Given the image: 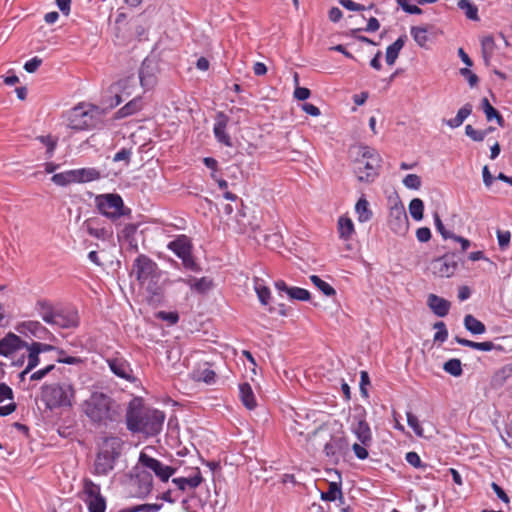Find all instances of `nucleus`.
<instances>
[{"mask_svg": "<svg viewBox=\"0 0 512 512\" xmlns=\"http://www.w3.org/2000/svg\"><path fill=\"white\" fill-rule=\"evenodd\" d=\"M125 417L127 430L148 439L162 431L166 415L159 409L145 407L143 399L135 397L129 402Z\"/></svg>", "mask_w": 512, "mask_h": 512, "instance_id": "1", "label": "nucleus"}, {"mask_svg": "<svg viewBox=\"0 0 512 512\" xmlns=\"http://www.w3.org/2000/svg\"><path fill=\"white\" fill-rule=\"evenodd\" d=\"M84 413L90 421L97 425L108 426L118 422L120 418L119 406L115 400L103 392H92L83 403Z\"/></svg>", "mask_w": 512, "mask_h": 512, "instance_id": "2", "label": "nucleus"}, {"mask_svg": "<svg viewBox=\"0 0 512 512\" xmlns=\"http://www.w3.org/2000/svg\"><path fill=\"white\" fill-rule=\"evenodd\" d=\"M361 157L356 160L354 172L359 182L373 183L380 175L382 157L376 149L362 145Z\"/></svg>", "mask_w": 512, "mask_h": 512, "instance_id": "3", "label": "nucleus"}, {"mask_svg": "<svg viewBox=\"0 0 512 512\" xmlns=\"http://www.w3.org/2000/svg\"><path fill=\"white\" fill-rule=\"evenodd\" d=\"M95 206L98 212L115 223L121 217L132 218V210L125 205L118 193H104L95 196Z\"/></svg>", "mask_w": 512, "mask_h": 512, "instance_id": "4", "label": "nucleus"}, {"mask_svg": "<svg viewBox=\"0 0 512 512\" xmlns=\"http://www.w3.org/2000/svg\"><path fill=\"white\" fill-rule=\"evenodd\" d=\"M167 249L181 260V264L186 271L200 273L201 265L196 261L193 255V243L190 237L185 234L177 235L173 240L168 242Z\"/></svg>", "mask_w": 512, "mask_h": 512, "instance_id": "5", "label": "nucleus"}, {"mask_svg": "<svg viewBox=\"0 0 512 512\" xmlns=\"http://www.w3.org/2000/svg\"><path fill=\"white\" fill-rule=\"evenodd\" d=\"M42 396L49 408L71 407L75 396L72 384L57 383L43 385Z\"/></svg>", "mask_w": 512, "mask_h": 512, "instance_id": "6", "label": "nucleus"}, {"mask_svg": "<svg viewBox=\"0 0 512 512\" xmlns=\"http://www.w3.org/2000/svg\"><path fill=\"white\" fill-rule=\"evenodd\" d=\"M366 417L367 412L363 406L358 405L354 408L351 431L362 444L363 448L369 446L372 441V432Z\"/></svg>", "mask_w": 512, "mask_h": 512, "instance_id": "7", "label": "nucleus"}, {"mask_svg": "<svg viewBox=\"0 0 512 512\" xmlns=\"http://www.w3.org/2000/svg\"><path fill=\"white\" fill-rule=\"evenodd\" d=\"M89 236L103 242H112L114 240V231L111 224L105 220L94 216L87 218L81 226Z\"/></svg>", "mask_w": 512, "mask_h": 512, "instance_id": "8", "label": "nucleus"}, {"mask_svg": "<svg viewBox=\"0 0 512 512\" xmlns=\"http://www.w3.org/2000/svg\"><path fill=\"white\" fill-rule=\"evenodd\" d=\"M133 271L136 274L137 281L144 285L149 278L161 276L162 271L157 263L145 254H139L133 262Z\"/></svg>", "mask_w": 512, "mask_h": 512, "instance_id": "9", "label": "nucleus"}, {"mask_svg": "<svg viewBox=\"0 0 512 512\" xmlns=\"http://www.w3.org/2000/svg\"><path fill=\"white\" fill-rule=\"evenodd\" d=\"M388 226L390 230L398 235H404L409 228V220L405 207L400 199L390 207Z\"/></svg>", "mask_w": 512, "mask_h": 512, "instance_id": "10", "label": "nucleus"}, {"mask_svg": "<svg viewBox=\"0 0 512 512\" xmlns=\"http://www.w3.org/2000/svg\"><path fill=\"white\" fill-rule=\"evenodd\" d=\"M159 64L155 58L146 57L139 68V81L144 90L153 89L158 81Z\"/></svg>", "mask_w": 512, "mask_h": 512, "instance_id": "11", "label": "nucleus"}, {"mask_svg": "<svg viewBox=\"0 0 512 512\" xmlns=\"http://www.w3.org/2000/svg\"><path fill=\"white\" fill-rule=\"evenodd\" d=\"M139 463L143 467L152 471L161 482H168L170 477H172L177 471V467L165 465L161 461L143 452L139 456Z\"/></svg>", "mask_w": 512, "mask_h": 512, "instance_id": "12", "label": "nucleus"}, {"mask_svg": "<svg viewBox=\"0 0 512 512\" xmlns=\"http://www.w3.org/2000/svg\"><path fill=\"white\" fill-rule=\"evenodd\" d=\"M16 331L24 337H35L39 340H56L55 335L39 321L28 320L20 322L15 327Z\"/></svg>", "mask_w": 512, "mask_h": 512, "instance_id": "13", "label": "nucleus"}, {"mask_svg": "<svg viewBox=\"0 0 512 512\" xmlns=\"http://www.w3.org/2000/svg\"><path fill=\"white\" fill-rule=\"evenodd\" d=\"M55 323L61 329L77 328L80 325V316L76 307L68 306L56 310Z\"/></svg>", "mask_w": 512, "mask_h": 512, "instance_id": "14", "label": "nucleus"}, {"mask_svg": "<svg viewBox=\"0 0 512 512\" xmlns=\"http://www.w3.org/2000/svg\"><path fill=\"white\" fill-rule=\"evenodd\" d=\"M69 127L76 131L91 130L96 127L93 115L81 107H75L69 116Z\"/></svg>", "mask_w": 512, "mask_h": 512, "instance_id": "15", "label": "nucleus"}, {"mask_svg": "<svg viewBox=\"0 0 512 512\" xmlns=\"http://www.w3.org/2000/svg\"><path fill=\"white\" fill-rule=\"evenodd\" d=\"M120 453L116 450H98L94 462V473L96 475H107L114 469L115 461Z\"/></svg>", "mask_w": 512, "mask_h": 512, "instance_id": "16", "label": "nucleus"}, {"mask_svg": "<svg viewBox=\"0 0 512 512\" xmlns=\"http://www.w3.org/2000/svg\"><path fill=\"white\" fill-rule=\"evenodd\" d=\"M459 257L456 253H446L433 260L435 273L440 277H451L458 268Z\"/></svg>", "mask_w": 512, "mask_h": 512, "instance_id": "17", "label": "nucleus"}, {"mask_svg": "<svg viewBox=\"0 0 512 512\" xmlns=\"http://www.w3.org/2000/svg\"><path fill=\"white\" fill-rule=\"evenodd\" d=\"M274 287L280 295L285 293L291 301L309 302L311 300V293L309 290L297 286H289L282 279L275 281Z\"/></svg>", "mask_w": 512, "mask_h": 512, "instance_id": "18", "label": "nucleus"}, {"mask_svg": "<svg viewBox=\"0 0 512 512\" xmlns=\"http://www.w3.org/2000/svg\"><path fill=\"white\" fill-rule=\"evenodd\" d=\"M132 486L135 488L134 496L137 498H146L153 489V477L150 472L142 470L132 478Z\"/></svg>", "mask_w": 512, "mask_h": 512, "instance_id": "19", "label": "nucleus"}, {"mask_svg": "<svg viewBox=\"0 0 512 512\" xmlns=\"http://www.w3.org/2000/svg\"><path fill=\"white\" fill-rule=\"evenodd\" d=\"M230 118L223 111H218L215 116L213 127L214 137L220 144L226 147H232L233 142L230 135L226 132Z\"/></svg>", "mask_w": 512, "mask_h": 512, "instance_id": "20", "label": "nucleus"}, {"mask_svg": "<svg viewBox=\"0 0 512 512\" xmlns=\"http://www.w3.org/2000/svg\"><path fill=\"white\" fill-rule=\"evenodd\" d=\"M106 363L111 372L118 378L134 381L133 370L130 363L122 356H116L106 359Z\"/></svg>", "mask_w": 512, "mask_h": 512, "instance_id": "21", "label": "nucleus"}, {"mask_svg": "<svg viewBox=\"0 0 512 512\" xmlns=\"http://www.w3.org/2000/svg\"><path fill=\"white\" fill-rule=\"evenodd\" d=\"M178 281L184 283L192 292L199 295H206L215 287L213 278L208 276H203L201 278L190 276L188 278H179Z\"/></svg>", "mask_w": 512, "mask_h": 512, "instance_id": "22", "label": "nucleus"}, {"mask_svg": "<svg viewBox=\"0 0 512 512\" xmlns=\"http://www.w3.org/2000/svg\"><path fill=\"white\" fill-rule=\"evenodd\" d=\"M23 346H26V341L15 333L8 332L0 339V356L10 357L13 353L22 349Z\"/></svg>", "mask_w": 512, "mask_h": 512, "instance_id": "23", "label": "nucleus"}, {"mask_svg": "<svg viewBox=\"0 0 512 512\" xmlns=\"http://www.w3.org/2000/svg\"><path fill=\"white\" fill-rule=\"evenodd\" d=\"M203 477L199 468L195 469V472L188 477H175L172 479V483L176 488L182 492L194 491L203 482Z\"/></svg>", "mask_w": 512, "mask_h": 512, "instance_id": "24", "label": "nucleus"}, {"mask_svg": "<svg viewBox=\"0 0 512 512\" xmlns=\"http://www.w3.org/2000/svg\"><path fill=\"white\" fill-rule=\"evenodd\" d=\"M161 276L149 278L147 280L146 291L148 293L147 302L154 307L164 302V288L159 284Z\"/></svg>", "mask_w": 512, "mask_h": 512, "instance_id": "25", "label": "nucleus"}, {"mask_svg": "<svg viewBox=\"0 0 512 512\" xmlns=\"http://www.w3.org/2000/svg\"><path fill=\"white\" fill-rule=\"evenodd\" d=\"M427 305L436 316L441 318L449 313L451 307L448 300L435 294H429Z\"/></svg>", "mask_w": 512, "mask_h": 512, "instance_id": "26", "label": "nucleus"}, {"mask_svg": "<svg viewBox=\"0 0 512 512\" xmlns=\"http://www.w3.org/2000/svg\"><path fill=\"white\" fill-rule=\"evenodd\" d=\"M75 183H87L99 180L102 177V174L99 169L95 167H85L72 169Z\"/></svg>", "mask_w": 512, "mask_h": 512, "instance_id": "27", "label": "nucleus"}, {"mask_svg": "<svg viewBox=\"0 0 512 512\" xmlns=\"http://www.w3.org/2000/svg\"><path fill=\"white\" fill-rule=\"evenodd\" d=\"M407 41V35H400L391 45L386 48L385 61L387 65L392 66L395 64L402 48Z\"/></svg>", "mask_w": 512, "mask_h": 512, "instance_id": "28", "label": "nucleus"}, {"mask_svg": "<svg viewBox=\"0 0 512 512\" xmlns=\"http://www.w3.org/2000/svg\"><path fill=\"white\" fill-rule=\"evenodd\" d=\"M143 98L136 96L115 113L116 119H122L136 114L143 109Z\"/></svg>", "mask_w": 512, "mask_h": 512, "instance_id": "29", "label": "nucleus"}, {"mask_svg": "<svg viewBox=\"0 0 512 512\" xmlns=\"http://www.w3.org/2000/svg\"><path fill=\"white\" fill-rule=\"evenodd\" d=\"M433 30V25L412 26L410 34L419 47L425 48L427 42L430 40L428 34H433Z\"/></svg>", "mask_w": 512, "mask_h": 512, "instance_id": "30", "label": "nucleus"}, {"mask_svg": "<svg viewBox=\"0 0 512 512\" xmlns=\"http://www.w3.org/2000/svg\"><path fill=\"white\" fill-rule=\"evenodd\" d=\"M239 398L246 409L253 410L257 407L255 394L248 382L239 384Z\"/></svg>", "mask_w": 512, "mask_h": 512, "instance_id": "31", "label": "nucleus"}, {"mask_svg": "<svg viewBox=\"0 0 512 512\" xmlns=\"http://www.w3.org/2000/svg\"><path fill=\"white\" fill-rule=\"evenodd\" d=\"M36 310L38 311L42 320L49 324L54 325L56 310L49 300L41 299L36 302Z\"/></svg>", "mask_w": 512, "mask_h": 512, "instance_id": "32", "label": "nucleus"}, {"mask_svg": "<svg viewBox=\"0 0 512 512\" xmlns=\"http://www.w3.org/2000/svg\"><path fill=\"white\" fill-rule=\"evenodd\" d=\"M338 475L339 481H332L329 483V488L325 492H321L320 498L323 501H342V490H341V476L338 471H336Z\"/></svg>", "mask_w": 512, "mask_h": 512, "instance_id": "33", "label": "nucleus"}, {"mask_svg": "<svg viewBox=\"0 0 512 512\" xmlns=\"http://www.w3.org/2000/svg\"><path fill=\"white\" fill-rule=\"evenodd\" d=\"M512 377V363L506 364L496 370L491 377V385L494 388L503 387L506 382Z\"/></svg>", "mask_w": 512, "mask_h": 512, "instance_id": "34", "label": "nucleus"}, {"mask_svg": "<svg viewBox=\"0 0 512 512\" xmlns=\"http://www.w3.org/2000/svg\"><path fill=\"white\" fill-rule=\"evenodd\" d=\"M337 230L340 239L344 241L350 240L352 235L355 233L354 223L351 218L347 216H340L337 222Z\"/></svg>", "mask_w": 512, "mask_h": 512, "instance_id": "35", "label": "nucleus"}, {"mask_svg": "<svg viewBox=\"0 0 512 512\" xmlns=\"http://www.w3.org/2000/svg\"><path fill=\"white\" fill-rule=\"evenodd\" d=\"M355 213L357 215V220L360 223H366L370 221L373 217V212L369 207V202L362 195L355 204Z\"/></svg>", "mask_w": 512, "mask_h": 512, "instance_id": "36", "label": "nucleus"}, {"mask_svg": "<svg viewBox=\"0 0 512 512\" xmlns=\"http://www.w3.org/2000/svg\"><path fill=\"white\" fill-rule=\"evenodd\" d=\"M472 105L470 103H466L463 107H461L456 116L451 119H443V122L452 129L460 127L465 119L472 113Z\"/></svg>", "mask_w": 512, "mask_h": 512, "instance_id": "37", "label": "nucleus"}, {"mask_svg": "<svg viewBox=\"0 0 512 512\" xmlns=\"http://www.w3.org/2000/svg\"><path fill=\"white\" fill-rule=\"evenodd\" d=\"M454 340L456 343H458L461 346L469 347L471 349L478 350V351L489 352V351H492L494 348V343L492 341L475 342L472 340L462 338L458 335H456L454 337Z\"/></svg>", "mask_w": 512, "mask_h": 512, "instance_id": "38", "label": "nucleus"}, {"mask_svg": "<svg viewBox=\"0 0 512 512\" xmlns=\"http://www.w3.org/2000/svg\"><path fill=\"white\" fill-rule=\"evenodd\" d=\"M463 323L465 329L473 335H481L486 332L485 324L471 314L464 317Z\"/></svg>", "mask_w": 512, "mask_h": 512, "instance_id": "39", "label": "nucleus"}, {"mask_svg": "<svg viewBox=\"0 0 512 512\" xmlns=\"http://www.w3.org/2000/svg\"><path fill=\"white\" fill-rule=\"evenodd\" d=\"M323 448H350V444L343 433L335 434L331 437V440L327 442ZM351 448H363L358 443H353Z\"/></svg>", "mask_w": 512, "mask_h": 512, "instance_id": "40", "label": "nucleus"}, {"mask_svg": "<svg viewBox=\"0 0 512 512\" xmlns=\"http://www.w3.org/2000/svg\"><path fill=\"white\" fill-rule=\"evenodd\" d=\"M458 7L460 10H462L467 17V19L472 21H479V15H478V7L476 4H474L471 0H459L458 1Z\"/></svg>", "mask_w": 512, "mask_h": 512, "instance_id": "41", "label": "nucleus"}, {"mask_svg": "<svg viewBox=\"0 0 512 512\" xmlns=\"http://www.w3.org/2000/svg\"><path fill=\"white\" fill-rule=\"evenodd\" d=\"M311 283L319 290L321 293L327 297H332L336 295V290L326 281L321 279L318 275H311L309 277Z\"/></svg>", "mask_w": 512, "mask_h": 512, "instance_id": "42", "label": "nucleus"}, {"mask_svg": "<svg viewBox=\"0 0 512 512\" xmlns=\"http://www.w3.org/2000/svg\"><path fill=\"white\" fill-rule=\"evenodd\" d=\"M443 370L453 377H460L463 374L462 363L458 358H451L444 362Z\"/></svg>", "mask_w": 512, "mask_h": 512, "instance_id": "43", "label": "nucleus"}, {"mask_svg": "<svg viewBox=\"0 0 512 512\" xmlns=\"http://www.w3.org/2000/svg\"><path fill=\"white\" fill-rule=\"evenodd\" d=\"M137 229H138V225L134 224V223H128V224L124 225L122 230L117 235L118 240L119 241L124 240L129 245H132L133 242H135V234L137 232Z\"/></svg>", "mask_w": 512, "mask_h": 512, "instance_id": "44", "label": "nucleus"}, {"mask_svg": "<svg viewBox=\"0 0 512 512\" xmlns=\"http://www.w3.org/2000/svg\"><path fill=\"white\" fill-rule=\"evenodd\" d=\"M409 213L413 220L421 221L424 217V202L420 198H413L409 203Z\"/></svg>", "mask_w": 512, "mask_h": 512, "instance_id": "45", "label": "nucleus"}, {"mask_svg": "<svg viewBox=\"0 0 512 512\" xmlns=\"http://www.w3.org/2000/svg\"><path fill=\"white\" fill-rule=\"evenodd\" d=\"M23 348L28 351V354L26 355L27 371H32L40 364V353L28 342H26V346H23Z\"/></svg>", "mask_w": 512, "mask_h": 512, "instance_id": "46", "label": "nucleus"}, {"mask_svg": "<svg viewBox=\"0 0 512 512\" xmlns=\"http://www.w3.org/2000/svg\"><path fill=\"white\" fill-rule=\"evenodd\" d=\"M74 176L75 175L73 174V170H67L64 172L55 173L52 176L51 181L58 186L65 187L71 183H75Z\"/></svg>", "mask_w": 512, "mask_h": 512, "instance_id": "47", "label": "nucleus"}, {"mask_svg": "<svg viewBox=\"0 0 512 512\" xmlns=\"http://www.w3.org/2000/svg\"><path fill=\"white\" fill-rule=\"evenodd\" d=\"M83 491L87 495L88 499H94L98 496H102L100 486L90 479H84Z\"/></svg>", "mask_w": 512, "mask_h": 512, "instance_id": "48", "label": "nucleus"}, {"mask_svg": "<svg viewBox=\"0 0 512 512\" xmlns=\"http://www.w3.org/2000/svg\"><path fill=\"white\" fill-rule=\"evenodd\" d=\"M89 512H105L106 499L104 496H98L94 499L86 500Z\"/></svg>", "mask_w": 512, "mask_h": 512, "instance_id": "49", "label": "nucleus"}, {"mask_svg": "<svg viewBox=\"0 0 512 512\" xmlns=\"http://www.w3.org/2000/svg\"><path fill=\"white\" fill-rule=\"evenodd\" d=\"M433 328L437 330L433 337L434 342H445L448 338V330L446 324L443 321H438L433 325Z\"/></svg>", "mask_w": 512, "mask_h": 512, "instance_id": "50", "label": "nucleus"}, {"mask_svg": "<svg viewBox=\"0 0 512 512\" xmlns=\"http://www.w3.org/2000/svg\"><path fill=\"white\" fill-rule=\"evenodd\" d=\"M155 318L175 325L179 322L180 316L177 311H158L155 313Z\"/></svg>", "mask_w": 512, "mask_h": 512, "instance_id": "51", "label": "nucleus"}, {"mask_svg": "<svg viewBox=\"0 0 512 512\" xmlns=\"http://www.w3.org/2000/svg\"><path fill=\"white\" fill-rule=\"evenodd\" d=\"M30 344L40 354L41 353H45V352H51V351H55L57 354H65V350L64 349H62L60 347H57V346H54V345H51V344H47V343H43V342H36V341H33Z\"/></svg>", "mask_w": 512, "mask_h": 512, "instance_id": "52", "label": "nucleus"}, {"mask_svg": "<svg viewBox=\"0 0 512 512\" xmlns=\"http://www.w3.org/2000/svg\"><path fill=\"white\" fill-rule=\"evenodd\" d=\"M433 219H434V224H435V228L437 230V232L442 236L443 239L447 240V239H451L452 237H454V233L451 232V231H448L441 218H440V215L435 212L433 214Z\"/></svg>", "mask_w": 512, "mask_h": 512, "instance_id": "53", "label": "nucleus"}, {"mask_svg": "<svg viewBox=\"0 0 512 512\" xmlns=\"http://www.w3.org/2000/svg\"><path fill=\"white\" fill-rule=\"evenodd\" d=\"M401 9L410 15H420L423 13V10L418 6V4H410L408 0H396Z\"/></svg>", "mask_w": 512, "mask_h": 512, "instance_id": "54", "label": "nucleus"}, {"mask_svg": "<svg viewBox=\"0 0 512 512\" xmlns=\"http://www.w3.org/2000/svg\"><path fill=\"white\" fill-rule=\"evenodd\" d=\"M255 292L257 294V297L259 299V302L263 306H267L271 299V292L269 287L265 285H256L255 286Z\"/></svg>", "mask_w": 512, "mask_h": 512, "instance_id": "55", "label": "nucleus"}, {"mask_svg": "<svg viewBox=\"0 0 512 512\" xmlns=\"http://www.w3.org/2000/svg\"><path fill=\"white\" fill-rule=\"evenodd\" d=\"M402 182L406 188L411 190H419L422 184L421 177L417 174H407Z\"/></svg>", "mask_w": 512, "mask_h": 512, "instance_id": "56", "label": "nucleus"}, {"mask_svg": "<svg viewBox=\"0 0 512 512\" xmlns=\"http://www.w3.org/2000/svg\"><path fill=\"white\" fill-rule=\"evenodd\" d=\"M481 44V53L482 54H488L492 53L494 54V51L496 49V43L494 40V37L492 35H486L481 38L480 40Z\"/></svg>", "mask_w": 512, "mask_h": 512, "instance_id": "57", "label": "nucleus"}, {"mask_svg": "<svg viewBox=\"0 0 512 512\" xmlns=\"http://www.w3.org/2000/svg\"><path fill=\"white\" fill-rule=\"evenodd\" d=\"M481 109L483 110L486 120L488 122L493 121V117H496L498 113H500L495 107H493L489 100L484 97L481 100Z\"/></svg>", "mask_w": 512, "mask_h": 512, "instance_id": "58", "label": "nucleus"}, {"mask_svg": "<svg viewBox=\"0 0 512 512\" xmlns=\"http://www.w3.org/2000/svg\"><path fill=\"white\" fill-rule=\"evenodd\" d=\"M162 507V504L158 503H145L130 506V512H158Z\"/></svg>", "mask_w": 512, "mask_h": 512, "instance_id": "59", "label": "nucleus"}, {"mask_svg": "<svg viewBox=\"0 0 512 512\" xmlns=\"http://www.w3.org/2000/svg\"><path fill=\"white\" fill-rule=\"evenodd\" d=\"M370 377H369V373L367 371H361L360 372V382H359V389H360V394L363 398L367 399L369 398V393H368V389H367V386L370 385Z\"/></svg>", "mask_w": 512, "mask_h": 512, "instance_id": "60", "label": "nucleus"}, {"mask_svg": "<svg viewBox=\"0 0 512 512\" xmlns=\"http://www.w3.org/2000/svg\"><path fill=\"white\" fill-rule=\"evenodd\" d=\"M459 73L467 80L471 88L477 86L479 83V77L473 71H471L469 67L460 68Z\"/></svg>", "mask_w": 512, "mask_h": 512, "instance_id": "61", "label": "nucleus"}, {"mask_svg": "<svg viewBox=\"0 0 512 512\" xmlns=\"http://www.w3.org/2000/svg\"><path fill=\"white\" fill-rule=\"evenodd\" d=\"M465 134L475 142H482L485 139V132L475 129L470 124L465 126Z\"/></svg>", "mask_w": 512, "mask_h": 512, "instance_id": "62", "label": "nucleus"}, {"mask_svg": "<svg viewBox=\"0 0 512 512\" xmlns=\"http://www.w3.org/2000/svg\"><path fill=\"white\" fill-rule=\"evenodd\" d=\"M406 461L414 468L426 469L428 465L423 463L419 455L415 451H410L406 454Z\"/></svg>", "mask_w": 512, "mask_h": 512, "instance_id": "63", "label": "nucleus"}, {"mask_svg": "<svg viewBox=\"0 0 512 512\" xmlns=\"http://www.w3.org/2000/svg\"><path fill=\"white\" fill-rule=\"evenodd\" d=\"M39 141L47 147V154L51 157L57 146V140L51 135H42L38 137Z\"/></svg>", "mask_w": 512, "mask_h": 512, "instance_id": "64", "label": "nucleus"}]
</instances>
